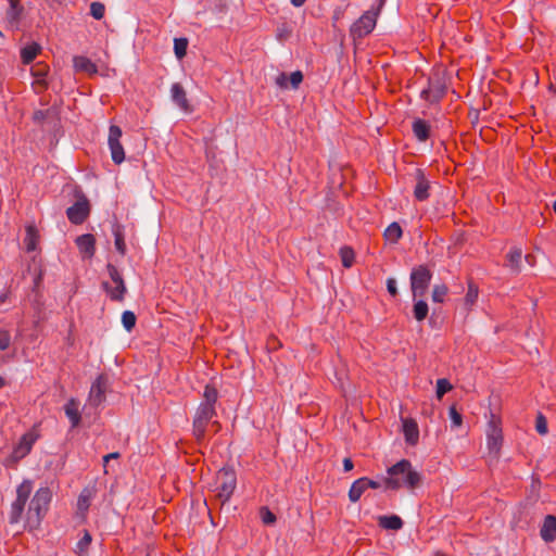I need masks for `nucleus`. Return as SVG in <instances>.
Instances as JSON below:
<instances>
[{"label": "nucleus", "instance_id": "18", "mask_svg": "<svg viewBox=\"0 0 556 556\" xmlns=\"http://www.w3.org/2000/svg\"><path fill=\"white\" fill-rule=\"evenodd\" d=\"M540 535L546 543H552L556 540V516L547 515L544 518Z\"/></svg>", "mask_w": 556, "mask_h": 556}, {"label": "nucleus", "instance_id": "49", "mask_svg": "<svg viewBox=\"0 0 556 556\" xmlns=\"http://www.w3.org/2000/svg\"><path fill=\"white\" fill-rule=\"evenodd\" d=\"M119 457V453L113 452L103 457L104 468L106 467V464L110 459H117Z\"/></svg>", "mask_w": 556, "mask_h": 556}, {"label": "nucleus", "instance_id": "31", "mask_svg": "<svg viewBox=\"0 0 556 556\" xmlns=\"http://www.w3.org/2000/svg\"><path fill=\"white\" fill-rule=\"evenodd\" d=\"M448 294V288L444 283L435 285L432 289V301L434 303H443Z\"/></svg>", "mask_w": 556, "mask_h": 556}, {"label": "nucleus", "instance_id": "46", "mask_svg": "<svg viewBox=\"0 0 556 556\" xmlns=\"http://www.w3.org/2000/svg\"><path fill=\"white\" fill-rule=\"evenodd\" d=\"M536 431L540 434H546L547 433V422L543 415H539L536 418Z\"/></svg>", "mask_w": 556, "mask_h": 556}, {"label": "nucleus", "instance_id": "2", "mask_svg": "<svg viewBox=\"0 0 556 556\" xmlns=\"http://www.w3.org/2000/svg\"><path fill=\"white\" fill-rule=\"evenodd\" d=\"M52 500V492L49 488L43 486L36 491L33 496L26 514V527L30 530L37 529L46 514Z\"/></svg>", "mask_w": 556, "mask_h": 556}, {"label": "nucleus", "instance_id": "54", "mask_svg": "<svg viewBox=\"0 0 556 556\" xmlns=\"http://www.w3.org/2000/svg\"><path fill=\"white\" fill-rule=\"evenodd\" d=\"M5 386V380L0 376V388Z\"/></svg>", "mask_w": 556, "mask_h": 556}, {"label": "nucleus", "instance_id": "17", "mask_svg": "<svg viewBox=\"0 0 556 556\" xmlns=\"http://www.w3.org/2000/svg\"><path fill=\"white\" fill-rule=\"evenodd\" d=\"M76 245L84 258H91L96 252V238L91 233H85L76 238Z\"/></svg>", "mask_w": 556, "mask_h": 556}, {"label": "nucleus", "instance_id": "7", "mask_svg": "<svg viewBox=\"0 0 556 556\" xmlns=\"http://www.w3.org/2000/svg\"><path fill=\"white\" fill-rule=\"evenodd\" d=\"M215 415V407H206L199 405L193 418V435L198 442L204 440L208 422Z\"/></svg>", "mask_w": 556, "mask_h": 556}, {"label": "nucleus", "instance_id": "16", "mask_svg": "<svg viewBox=\"0 0 556 556\" xmlns=\"http://www.w3.org/2000/svg\"><path fill=\"white\" fill-rule=\"evenodd\" d=\"M415 179L414 197L417 201H426L430 197V181L421 169L416 170Z\"/></svg>", "mask_w": 556, "mask_h": 556}, {"label": "nucleus", "instance_id": "39", "mask_svg": "<svg viewBox=\"0 0 556 556\" xmlns=\"http://www.w3.org/2000/svg\"><path fill=\"white\" fill-rule=\"evenodd\" d=\"M92 538L91 534L86 530L84 531V535L77 543V551L83 554L86 553L91 544Z\"/></svg>", "mask_w": 556, "mask_h": 556}, {"label": "nucleus", "instance_id": "6", "mask_svg": "<svg viewBox=\"0 0 556 556\" xmlns=\"http://www.w3.org/2000/svg\"><path fill=\"white\" fill-rule=\"evenodd\" d=\"M237 485L236 472L232 468H222L216 476L217 496L223 501H228Z\"/></svg>", "mask_w": 556, "mask_h": 556}, {"label": "nucleus", "instance_id": "9", "mask_svg": "<svg viewBox=\"0 0 556 556\" xmlns=\"http://www.w3.org/2000/svg\"><path fill=\"white\" fill-rule=\"evenodd\" d=\"M431 278L430 269L424 265H419L412 270L410 287L414 298L422 296L426 293Z\"/></svg>", "mask_w": 556, "mask_h": 556}, {"label": "nucleus", "instance_id": "11", "mask_svg": "<svg viewBox=\"0 0 556 556\" xmlns=\"http://www.w3.org/2000/svg\"><path fill=\"white\" fill-rule=\"evenodd\" d=\"M38 438L39 434L35 429L24 433L13 448L12 458L17 462L27 456Z\"/></svg>", "mask_w": 556, "mask_h": 556}, {"label": "nucleus", "instance_id": "5", "mask_svg": "<svg viewBox=\"0 0 556 556\" xmlns=\"http://www.w3.org/2000/svg\"><path fill=\"white\" fill-rule=\"evenodd\" d=\"M33 491V482L24 480L16 489V498L11 505L9 519L11 523H17L25 509V505Z\"/></svg>", "mask_w": 556, "mask_h": 556}, {"label": "nucleus", "instance_id": "53", "mask_svg": "<svg viewBox=\"0 0 556 556\" xmlns=\"http://www.w3.org/2000/svg\"><path fill=\"white\" fill-rule=\"evenodd\" d=\"M8 298H9V293H3V294H1V295H0V303L5 302V301L8 300Z\"/></svg>", "mask_w": 556, "mask_h": 556}, {"label": "nucleus", "instance_id": "23", "mask_svg": "<svg viewBox=\"0 0 556 556\" xmlns=\"http://www.w3.org/2000/svg\"><path fill=\"white\" fill-rule=\"evenodd\" d=\"M378 523L381 528L386 530H400L403 527L402 519L396 515L391 516H380L378 518Z\"/></svg>", "mask_w": 556, "mask_h": 556}, {"label": "nucleus", "instance_id": "22", "mask_svg": "<svg viewBox=\"0 0 556 556\" xmlns=\"http://www.w3.org/2000/svg\"><path fill=\"white\" fill-rule=\"evenodd\" d=\"M26 235L24 238V243L27 252H33L38 248L40 235L35 225L26 226Z\"/></svg>", "mask_w": 556, "mask_h": 556}, {"label": "nucleus", "instance_id": "36", "mask_svg": "<svg viewBox=\"0 0 556 556\" xmlns=\"http://www.w3.org/2000/svg\"><path fill=\"white\" fill-rule=\"evenodd\" d=\"M521 257H522V251L519 248H514L507 253V260H508L510 266L515 269L519 268Z\"/></svg>", "mask_w": 556, "mask_h": 556}, {"label": "nucleus", "instance_id": "19", "mask_svg": "<svg viewBox=\"0 0 556 556\" xmlns=\"http://www.w3.org/2000/svg\"><path fill=\"white\" fill-rule=\"evenodd\" d=\"M49 68L46 64H36L31 68V74L34 76L33 87L36 91L40 92L46 89L47 80L46 77L48 75Z\"/></svg>", "mask_w": 556, "mask_h": 556}, {"label": "nucleus", "instance_id": "10", "mask_svg": "<svg viewBox=\"0 0 556 556\" xmlns=\"http://www.w3.org/2000/svg\"><path fill=\"white\" fill-rule=\"evenodd\" d=\"M122 129L116 125H111L109 129L108 143L112 160L115 164H121L125 160V151L121 143Z\"/></svg>", "mask_w": 556, "mask_h": 556}, {"label": "nucleus", "instance_id": "50", "mask_svg": "<svg viewBox=\"0 0 556 556\" xmlns=\"http://www.w3.org/2000/svg\"><path fill=\"white\" fill-rule=\"evenodd\" d=\"M354 465L351 458H344L343 459V469L344 471H351L353 469Z\"/></svg>", "mask_w": 556, "mask_h": 556}, {"label": "nucleus", "instance_id": "14", "mask_svg": "<svg viewBox=\"0 0 556 556\" xmlns=\"http://www.w3.org/2000/svg\"><path fill=\"white\" fill-rule=\"evenodd\" d=\"M170 97L173 102L185 113H191L193 111L190 104L187 92L184 86L179 83H175L170 86Z\"/></svg>", "mask_w": 556, "mask_h": 556}, {"label": "nucleus", "instance_id": "44", "mask_svg": "<svg viewBox=\"0 0 556 556\" xmlns=\"http://www.w3.org/2000/svg\"><path fill=\"white\" fill-rule=\"evenodd\" d=\"M276 85L281 89L289 88V75L286 73H279L275 78Z\"/></svg>", "mask_w": 556, "mask_h": 556}, {"label": "nucleus", "instance_id": "27", "mask_svg": "<svg viewBox=\"0 0 556 556\" xmlns=\"http://www.w3.org/2000/svg\"><path fill=\"white\" fill-rule=\"evenodd\" d=\"M40 50H41V47L36 42L25 46L21 50V59H22L23 63L29 64L30 62H33L36 59V56L39 54Z\"/></svg>", "mask_w": 556, "mask_h": 556}, {"label": "nucleus", "instance_id": "12", "mask_svg": "<svg viewBox=\"0 0 556 556\" xmlns=\"http://www.w3.org/2000/svg\"><path fill=\"white\" fill-rule=\"evenodd\" d=\"M90 213L89 201L83 197L78 199L72 206L66 210V215L72 224H83Z\"/></svg>", "mask_w": 556, "mask_h": 556}, {"label": "nucleus", "instance_id": "56", "mask_svg": "<svg viewBox=\"0 0 556 556\" xmlns=\"http://www.w3.org/2000/svg\"><path fill=\"white\" fill-rule=\"evenodd\" d=\"M553 210H554V212L556 213V201H555V202H554V204H553Z\"/></svg>", "mask_w": 556, "mask_h": 556}, {"label": "nucleus", "instance_id": "34", "mask_svg": "<svg viewBox=\"0 0 556 556\" xmlns=\"http://www.w3.org/2000/svg\"><path fill=\"white\" fill-rule=\"evenodd\" d=\"M188 40L186 38H176L174 40V52L177 59L181 60L187 54Z\"/></svg>", "mask_w": 556, "mask_h": 556}, {"label": "nucleus", "instance_id": "21", "mask_svg": "<svg viewBox=\"0 0 556 556\" xmlns=\"http://www.w3.org/2000/svg\"><path fill=\"white\" fill-rule=\"evenodd\" d=\"M73 66L76 72H85L94 75L98 72L97 65L88 58L76 55L73 58Z\"/></svg>", "mask_w": 556, "mask_h": 556}, {"label": "nucleus", "instance_id": "33", "mask_svg": "<svg viewBox=\"0 0 556 556\" xmlns=\"http://www.w3.org/2000/svg\"><path fill=\"white\" fill-rule=\"evenodd\" d=\"M340 257H341L342 265L345 268H350L354 264L355 253L351 248L343 247L340 249Z\"/></svg>", "mask_w": 556, "mask_h": 556}, {"label": "nucleus", "instance_id": "26", "mask_svg": "<svg viewBox=\"0 0 556 556\" xmlns=\"http://www.w3.org/2000/svg\"><path fill=\"white\" fill-rule=\"evenodd\" d=\"M366 490L367 488L365 485V477L355 480L349 490L350 501L352 503H356L357 501H359V498L362 497Z\"/></svg>", "mask_w": 556, "mask_h": 556}, {"label": "nucleus", "instance_id": "30", "mask_svg": "<svg viewBox=\"0 0 556 556\" xmlns=\"http://www.w3.org/2000/svg\"><path fill=\"white\" fill-rule=\"evenodd\" d=\"M92 491L89 489H84L81 493L78 496L77 500V509L80 513H86L90 506L91 500H92Z\"/></svg>", "mask_w": 556, "mask_h": 556}, {"label": "nucleus", "instance_id": "41", "mask_svg": "<svg viewBox=\"0 0 556 556\" xmlns=\"http://www.w3.org/2000/svg\"><path fill=\"white\" fill-rule=\"evenodd\" d=\"M303 81V74L301 71L292 72L289 75V88L298 89Z\"/></svg>", "mask_w": 556, "mask_h": 556}, {"label": "nucleus", "instance_id": "25", "mask_svg": "<svg viewBox=\"0 0 556 556\" xmlns=\"http://www.w3.org/2000/svg\"><path fill=\"white\" fill-rule=\"evenodd\" d=\"M403 230L399 223L393 222L391 223L384 230L383 237L386 241L395 244L399 242V240L402 238Z\"/></svg>", "mask_w": 556, "mask_h": 556}, {"label": "nucleus", "instance_id": "8", "mask_svg": "<svg viewBox=\"0 0 556 556\" xmlns=\"http://www.w3.org/2000/svg\"><path fill=\"white\" fill-rule=\"evenodd\" d=\"M378 12L366 11L357 21H355L350 33L353 39H362L369 35L377 24Z\"/></svg>", "mask_w": 556, "mask_h": 556}, {"label": "nucleus", "instance_id": "3", "mask_svg": "<svg viewBox=\"0 0 556 556\" xmlns=\"http://www.w3.org/2000/svg\"><path fill=\"white\" fill-rule=\"evenodd\" d=\"M486 448L490 456L497 459L504 443L502 420L495 414H491L485 429Z\"/></svg>", "mask_w": 556, "mask_h": 556}, {"label": "nucleus", "instance_id": "32", "mask_svg": "<svg viewBox=\"0 0 556 556\" xmlns=\"http://www.w3.org/2000/svg\"><path fill=\"white\" fill-rule=\"evenodd\" d=\"M413 312L415 319L418 321H422L427 317L429 312L428 304L425 301L419 300L415 302Z\"/></svg>", "mask_w": 556, "mask_h": 556}, {"label": "nucleus", "instance_id": "48", "mask_svg": "<svg viewBox=\"0 0 556 556\" xmlns=\"http://www.w3.org/2000/svg\"><path fill=\"white\" fill-rule=\"evenodd\" d=\"M365 485L368 489H378L380 488V483L375 481V480H371V479H368V478H365Z\"/></svg>", "mask_w": 556, "mask_h": 556}, {"label": "nucleus", "instance_id": "38", "mask_svg": "<svg viewBox=\"0 0 556 556\" xmlns=\"http://www.w3.org/2000/svg\"><path fill=\"white\" fill-rule=\"evenodd\" d=\"M136 315L130 311H125L122 314V323L127 331H131L136 325Z\"/></svg>", "mask_w": 556, "mask_h": 556}, {"label": "nucleus", "instance_id": "35", "mask_svg": "<svg viewBox=\"0 0 556 556\" xmlns=\"http://www.w3.org/2000/svg\"><path fill=\"white\" fill-rule=\"evenodd\" d=\"M452 389H453V386L451 384V382L447 379H445V378L438 379L437 388H435V394H437L438 400H441L443 397V395L445 393L450 392Z\"/></svg>", "mask_w": 556, "mask_h": 556}, {"label": "nucleus", "instance_id": "51", "mask_svg": "<svg viewBox=\"0 0 556 556\" xmlns=\"http://www.w3.org/2000/svg\"><path fill=\"white\" fill-rule=\"evenodd\" d=\"M43 271L40 269L37 277L35 278V288L38 289L40 287L42 280Z\"/></svg>", "mask_w": 556, "mask_h": 556}, {"label": "nucleus", "instance_id": "55", "mask_svg": "<svg viewBox=\"0 0 556 556\" xmlns=\"http://www.w3.org/2000/svg\"><path fill=\"white\" fill-rule=\"evenodd\" d=\"M429 92H430V91L424 90V92H422V93H424V94H426V99H429V96H428V94H429Z\"/></svg>", "mask_w": 556, "mask_h": 556}, {"label": "nucleus", "instance_id": "37", "mask_svg": "<svg viewBox=\"0 0 556 556\" xmlns=\"http://www.w3.org/2000/svg\"><path fill=\"white\" fill-rule=\"evenodd\" d=\"M114 239H115V248L116 250L122 254V255H125L126 253V243H125V239H124V235H123V231L119 229V227H117L115 230H114Z\"/></svg>", "mask_w": 556, "mask_h": 556}, {"label": "nucleus", "instance_id": "29", "mask_svg": "<svg viewBox=\"0 0 556 556\" xmlns=\"http://www.w3.org/2000/svg\"><path fill=\"white\" fill-rule=\"evenodd\" d=\"M479 298V288L471 280L468 282V289L464 299L466 307L470 311L477 303Z\"/></svg>", "mask_w": 556, "mask_h": 556}, {"label": "nucleus", "instance_id": "52", "mask_svg": "<svg viewBox=\"0 0 556 556\" xmlns=\"http://www.w3.org/2000/svg\"><path fill=\"white\" fill-rule=\"evenodd\" d=\"M290 1L294 7L299 8V7H302L306 0H290Z\"/></svg>", "mask_w": 556, "mask_h": 556}, {"label": "nucleus", "instance_id": "20", "mask_svg": "<svg viewBox=\"0 0 556 556\" xmlns=\"http://www.w3.org/2000/svg\"><path fill=\"white\" fill-rule=\"evenodd\" d=\"M64 412L70 419L72 428H76L80 422L79 402L76 399H70L65 406Z\"/></svg>", "mask_w": 556, "mask_h": 556}, {"label": "nucleus", "instance_id": "45", "mask_svg": "<svg viewBox=\"0 0 556 556\" xmlns=\"http://www.w3.org/2000/svg\"><path fill=\"white\" fill-rule=\"evenodd\" d=\"M261 517H262V521L265 523V525H271L276 521V516L274 513H271L269 509L267 508H263L261 510Z\"/></svg>", "mask_w": 556, "mask_h": 556}, {"label": "nucleus", "instance_id": "15", "mask_svg": "<svg viewBox=\"0 0 556 556\" xmlns=\"http://www.w3.org/2000/svg\"><path fill=\"white\" fill-rule=\"evenodd\" d=\"M106 379L104 376H99L91 384L88 402L93 406H99L105 397Z\"/></svg>", "mask_w": 556, "mask_h": 556}, {"label": "nucleus", "instance_id": "47", "mask_svg": "<svg viewBox=\"0 0 556 556\" xmlns=\"http://www.w3.org/2000/svg\"><path fill=\"white\" fill-rule=\"evenodd\" d=\"M387 289L392 296L397 295L396 280L394 278H389L387 280Z\"/></svg>", "mask_w": 556, "mask_h": 556}, {"label": "nucleus", "instance_id": "4", "mask_svg": "<svg viewBox=\"0 0 556 556\" xmlns=\"http://www.w3.org/2000/svg\"><path fill=\"white\" fill-rule=\"evenodd\" d=\"M106 270L110 276V280L102 283L103 289L112 301L121 302L124 300L127 291L125 281L119 270L114 265L108 264Z\"/></svg>", "mask_w": 556, "mask_h": 556}, {"label": "nucleus", "instance_id": "24", "mask_svg": "<svg viewBox=\"0 0 556 556\" xmlns=\"http://www.w3.org/2000/svg\"><path fill=\"white\" fill-rule=\"evenodd\" d=\"M413 132L419 141H426L429 138L430 125L424 119H415L413 123Z\"/></svg>", "mask_w": 556, "mask_h": 556}, {"label": "nucleus", "instance_id": "1", "mask_svg": "<svg viewBox=\"0 0 556 556\" xmlns=\"http://www.w3.org/2000/svg\"><path fill=\"white\" fill-rule=\"evenodd\" d=\"M388 476L383 479L386 489L399 490L401 488L415 489L421 482V475L413 468L407 459H401L387 470Z\"/></svg>", "mask_w": 556, "mask_h": 556}, {"label": "nucleus", "instance_id": "42", "mask_svg": "<svg viewBox=\"0 0 556 556\" xmlns=\"http://www.w3.org/2000/svg\"><path fill=\"white\" fill-rule=\"evenodd\" d=\"M448 415L454 428H459L463 425V416L457 412L454 405L450 407Z\"/></svg>", "mask_w": 556, "mask_h": 556}, {"label": "nucleus", "instance_id": "40", "mask_svg": "<svg viewBox=\"0 0 556 556\" xmlns=\"http://www.w3.org/2000/svg\"><path fill=\"white\" fill-rule=\"evenodd\" d=\"M105 13V7L101 2H92L90 4V14L96 20L103 18Z\"/></svg>", "mask_w": 556, "mask_h": 556}, {"label": "nucleus", "instance_id": "43", "mask_svg": "<svg viewBox=\"0 0 556 556\" xmlns=\"http://www.w3.org/2000/svg\"><path fill=\"white\" fill-rule=\"evenodd\" d=\"M11 344V336L8 330L0 329V351H5Z\"/></svg>", "mask_w": 556, "mask_h": 556}, {"label": "nucleus", "instance_id": "28", "mask_svg": "<svg viewBox=\"0 0 556 556\" xmlns=\"http://www.w3.org/2000/svg\"><path fill=\"white\" fill-rule=\"evenodd\" d=\"M217 399V389L212 384H206L203 392V401L201 402L200 405L206 407H215Z\"/></svg>", "mask_w": 556, "mask_h": 556}, {"label": "nucleus", "instance_id": "13", "mask_svg": "<svg viewBox=\"0 0 556 556\" xmlns=\"http://www.w3.org/2000/svg\"><path fill=\"white\" fill-rule=\"evenodd\" d=\"M401 422L406 444L416 446L419 442V427L417 421L410 417H402Z\"/></svg>", "mask_w": 556, "mask_h": 556}]
</instances>
